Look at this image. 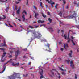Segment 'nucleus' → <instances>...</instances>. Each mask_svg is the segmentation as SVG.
I'll list each match as a JSON object with an SVG mask.
<instances>
[{
    "mask_svg": "<svg viewBox=\"0 0 79 79\" xmlns=\"http://www.w3.org/2000/svg\"><path fill=\"white\" fill-rule=\"evenodd\" d=\"M73 32V31L71 30H69V34L68 35V37L67 38V36H66V34H65L63 36L65 38V39H66L68 40V42H70V40H71V42L72 43V44H73L74 45H75V43H76V41H75V37H73V36H71V38L72 40H70V38H69V33H70V32Z\"/></svg>",
    "mask_w": 79,
    "mask_h": 79,
    "instance_id": "f257e3e1",
    "label": "nucleus"
},
{
    "mask_svg": "<svg viewBox=\"0 0 79 79\" xmlns=\"http://www.w3.org/2000/svg\"><path fill=\"white\" fill-rule=\"evenodd\" d=\"M9 79H21L20 73H14L13 76L8 77Z\"/></svg>",
    "mask_w": 79,
    "mask_h": 79,
    "instance_id": "f03ea898",
    "label": "nucleus"
},
{
    "mask_svg": "<svg viewBox=\"0 0 79 79\" xmlns=\"http://www.w3.org/2000/svg\"><path fill=\"white\" fill-rule=\"evenodd\" d=\"M37 33L38 34V36H37V34H35V32H34L33 34H34V36L35 38H38V39H39V38L42 37V35H41V34H40V33L39 31H38Z\"/></svg>",
    "mask_w": 79,
    "mask_h": 79,
    "instance_id": "7ed1b4c3",
    "label": "nucleus"
},
{
    "mask_svg": "<svg viewBox=\"0 0 79 79\" xmlns=\"http://www.w3.org/2000/svg\"><path fill=\"white\" fill-rule=\"evenodd\" d=\"M65 15L66 14H64L63 17L64 18H67V19H71V18H74V16H73V15H71L70 16H65Z\"/></svg>",
    "mask_w": 79,
    "mask_h": 79,
    "instance_id": "20e7f679",
    "label": "nucleus"
},
{
    "mask_svg": "<svg viewBox=\"0 0 79 79\" xmlns=\"http://www.w3.org/2000/svg\"><path fill=\"white\" fill-rule=\"evenodd\" d=\"M39 73L40 75H41L40 79H42V78H44V76H43V75H42L43 74V70H42V69H40Z\"/></svg>",
    "mask_w": 79,
    "mask_h": 79,
    "instance_id": "39448f33",
    "label": "nucleus"
},
{
    "mask_svg": "<svg viewBox=\"0 0 79 79\" xmlns=\"http://www.w3.org/2000/svg\"><path fill=\"white\" fill-rule=\"evenodd\" d=\"M23 13H25V15H27V12H26L25 10H24L22 12L23 15H22V17L23 19V21H24V20H25V15L24 14H23Z\"/></svg>",
    "mask_w": 79,
    "mask_h": 79,
    "instance_id": "423d86ee",
    "label": "nucleus"
},
{
    "mask_svg": "<svg viewBox=\"0 0 79 79\" xmlns=\"http://www.w3.org/2000/svg\"><path fill=\"white\" fill-rule=\"evenodd\" d=\"M6 54V52H4L3 53V55L2 56V58H1V62H4L5 60H6V59H3V57L5 56V55Z\"/></svg>",
    "mask_w": 79,
    "mask_h": 79,
    "instance_id": "0eeeda50",
    "label": "nucleus"
},
{
    "mask_svg": "<svg viewBox=\"0 0 79 79\" xmlns=\"http://www.w3.org/2000/svg\"><path fill=\"white\" fill-rule=\"evenodd\" d=\"M53 72H54V71L52 70L51 71L50 73H49V75L50 76H51V77H53V76H55Z\"/></svg>",
    "mask_w": 79,
    "mask_h": 79,
    "instance_id": "6e6552de",
    "label": "nucleus"
},
{
    "mask_svg": "<svg viewBox=\"0 0 79 79\" xmlns=\"http://www.w3.org/2000/svg\"><path fill=\"white\" fill-rule=\"evenodd\" d=\"M21 54V52H19V50L17 51V52H15V55L16 57H17L18 55H19Z\"/></svg>",
    "mask_w": 79,
    "mask_h": 79,
    "instance_id": "1a4fd4ad",
    "label": "nucleus"
},
{
    "mask_svg": "<svg viewBox=\"0 0 79 79\" xmlns=\"http://www.w3.org/2000/svg\"><path fill=\"white\" fill-rule=\"evenodd\" d=\"M12 66H18V65H19V63H17L16 64H15V63L12 62Z\"/></svg>",
    "mask_w": 79,
    "mask_h": 79,
    "instance_id": "9d476101",
    "label": "nucleus"
},
{
    "mask_svg": "<svg viewBox=\"0 0 79 79\" xmlns=\"http://www.w3.org/2000/svg\"><path fill=\"white\" fill-rule=\"evenodd\" d=\"M46 2H48V3H49L51 4V5H54V4H55V2L52 3V1L51 0H50V1H49L48 0H46Z\"/></svg>",
    "mask_w": 79,
    "mask_h": 79,
    "instance_id": "9b49d317",
    "label": "nucleus"
},
{
    "mask_svg": "<svg viewBox=\"0 0 79 79\" xmlns=\"http://www.w3.org/2000/svg\"><path fill=\"white\" fill-rule=\"evenodd\" d=\"M8 62H7L5 63V64H4V68L3 69V71H2L1 72H0V73H3V72L5 71V64H7Z\"/></svg>",
    "mask_w": 79,
    "mask_h": 79,
    "instance_id": "f8f14e48",
    "label": "nucleus"
},
{
    "mask_svg": "<svg viewBox=\"0 0 79 79\" xmlns=\"http://www.w3.org/2000/svg\"><path fill=\"white\" fill-rule=\"evenodd\" d=\"M45 28L46 29H48V30H49V31H50L51 32L53 31V28H52V27H49V28H48L47 27H45Z\"/></svg>",
    "mask_w": 79,
    "mask_h": 79,
    "instance_id": "ddd939ff",
    "label": "nucleus"
},
{
    "mask_svg": "<svg viewBox=\"0 0 79 79\" xmlns=\"http://www.w3.org/2000/svg\"><path fill=\"white\" fill-rule=\"evenodd\" d=\"M56 73H57V74L58 75H56L59 78V79H60L61 78V77L60 76V74L59 73H58V72L57 71H56Z\"/></svg>",
    "mask_w": 79,
    "mask_h": 79,
    "instance_id": "4468645a",
    "label": "nucleus"
},
{
    "mask_svg": "<svg viewBox=\"0 0 79 79\" xmlns=\"http://www.w3.org/2000/svg\"><path fill=\"white\" fill-rule=\"evenodd\" d=\"M73 53V51H70V53L69 54V57L71 58L72 57V56H71L72 54Z\"/></svg>",
    "mask_w": 79,
    "mask_h": 79,
    "instance_id": "2eb2a0df",
    "label": "nucleus"
},
{
    "mask_svg": "<svg viewBox=\"0 0 79 79\" xmlns=\"http://www.w3.org/2000/svg\"><path fill=\"white\" fill-rule=\"evenodd\" d=\"M20 10H21V7H19L18 9V10L17 11V14H19V11H20Z\"/></svg>",
    "mask_w": 79,
    "mask_h": 79,
    "instance_id": "dca6fc26",
    "label": "nucleus"
},
{
    "mask_svg": "<svg viewBox=\"0 0 79 79\" xmlns=\"http://www.w3.org/2000/svg\"><path fill=\"white\" fill-rule=\"evenodd\" d=\"M34 13H35V18H37V16L39 15V14L38 13H35V12L34 11Z\"/></svg>",
    "mask_w": 79,
    "mask_h": 79,
    "instance_id": "f3484780",
    "label": "nucleus"
},
{
    "mask_svg": "<svg viewBox=\"0 0 79 79\" xmlns=\"http://www.w3.org/2000/svg\"><path fill=\"white\" fill-rule=\"evenodd\" d=\"M41 42H46V40L44 39V38H41Z\"/></svg>",
    "mask_w": 79,
    "mask_h": 79,
    "instance_id": "a211bd4d",
    "label": "nucleus"
},
{
    "mask_svg": "<svg viewBox=\"0 0 79 79\" xmlns=\"http://www.w3.org/2000/svg\"><path fill=\"white\" fill-rule=\"evenodd\" d=\"M3 16L4 17H3V18L0 17V20H1V19H5L6 18V16H5V15H3Z\"/></svg>",
    "mask_w": 79,
    "mask_h": 79,
    "instance_id": "6ab92c4d",
    "label": "nucleus"
},
{
    "mask_svg": "<svg viewBox=\"0 0 79 79\" xmlns=\"http://www.w3.org/2000/svg\"><path fill=\"white\" fill-rule=\"evenodd\" d=\"M38 23H44V21H42L40 20H39L38 21Z\"/></svg>",
    "mask_w": 79,
    "mask_h": 79,
    "instance_id": "aec40b11",
    "label": "nucleus"
},
{
    "mask_svg": "<svg viewBox=\"0 0 79 79\" xmlns=\"http://www.w3.org/2000/svg\"><path fill=\"white\" fill-rule=\"evenodd\" d=\"M66 47H68V44L67 43H66L64 45V48H65V49H66Z\"/></svg>",
    "mask_w": 79,
    "mask_h": 79,
    "instance_id": "412c9836",
    "label": "nucleus"
},
{
    "mask_svg": "<svg viewBox=\"0 0 79 79\" xmlns=\"http://www.w3.org/2000/svg\"><path fill=\"white\" fill-rule=\"evenodd\" d=\"M61 17V16L62 15V12L61 11H60L59 13L58 14Z\"/></svg>",
    "mask_w": 79,
    "mask_h": 79,
    "instance_id": "4be33fe9",
    "label": "nucleus"
},
{
    "mask_svg": "<svg viewBox=\"0 0 79 79\" xmlns=\"http://www.w3.org/2000/svg\"><path fill=\"white\" fill-rule=\"evenodd\" d=\"M0 50H1L3 51V52H5V49L3 48H0Z\"/></svg>",
    "mask_w": 79,
    "mask_h": 79,
    "instance_id": "5701e85b",
    "label": "nucleus"
},
{
    "mask_svg": "<svg viewBox=\"0 0 79 79\" xmlns=\"http://www.w3.org/2000/svg\"><path fill=\"white\" fill-rule=\"evenodd\" d=\"M63 1V4L64 5H65V4H66V0H62Z\"/></svg>",
    "mask_w": 79,
    "mask_h": 79,
    "instance_id": "b1692460",
    "label": "nucleus"
},
{
    "mask_svg": "<svg viewBox=\"0 0 79 79\" xmlns=\"http://www.w3.org/2000/svg\"><path fill=\"white\" fill-rule=\"evenodd\" d=\"M70 66L72 68H74V64H70Z\"/></svg>",
    "mask_w": 79,
    "mask_h": 79,
    "instance_id": "393cba45",
    "label": "nucleus"
},
{
    "mask_svg": "<svg viewBox=\"0 0 79 79\" xmlns=\"http://www.w3.org/2000/svg\"><path fill=\"white\" fill-rule=\"evenodd\" d=\"M29 28H31V29H33L34 28V27L32 26H31L29 25Z\"/></svg>",
    "mask_w": 79,
    "mask_h": 79,
    "instance_id": "a878e982",
    "label": "nucleus"
},
{
    "mask_svg": "<svg viewBox=\"0 0 79 79\" xmlns=\"http://www.w3.org/2000/svg\"><path fill=\"white\" fill-rule=\"evenodd\" d=\"M58 4H56V5L55 6V8H56H56H57V6H58Z\"/></svg>",
    "mask_w": 79,
    "mask_h": 79,
    "instance_id": "bb28decb",
    "label": "nucleus"
},
{
    "mask_svg": "<svg viewBox=\"0 0 79 79\" xmlns=\"http://www.w3.org/2000/svg\"><path fill=\"white\" fill-rule=\"evenodd\" d=\"M42 15L43 16V17H44V18H46V17L47 16L46 15H45L44 14H42Z\"/></svg>",
    "mask_w": 79,
    "mask_h": 79,
    "instance_id": "cd10ccee",
    "label": "nucleus"
},
{
    "mask_svg": "<svg viewBox=\"0 0 79 79\" xmlns=\"http://www.w3.org/2000/svg\"><path fill=\"white\" fill-rule=\"evenodd\" d=\"M27 74H26V75H23V76L24 77H27Z\"/></svg>",
    "mask_w": 79,
    "mask_h": 79,
    "instance_id": "c85d7f7f",
    "label": "nucleus"
},
{
    "mask_svg": "<svg viewBox=\"0 0 79 79\" xmlns=\"http://www.w3.org/2000/svg\"><path fill=\"white\" fill-rule=\"evenodd\" d=\"M48 20L49 21L50 23H51L52 22V19L50 18H49L48 19Z\"/></svg>",
    "mask_w": 79,
    "mask_h": 79,
    "instance_id": "c756f323",
    "label": "nucleus"
},
{
    "mask_svg": "<svg viewBox=\"0 0 79 79\" xmlns=\"http://www.w3.org/2000/svg\"><path fill=\"white\" fill-rule=\"evenodd\" d=\"M59 69H60V70H61V71H66V70H63V69H62V68H60Z\"/></svg>",
    "mask_w": 79,
    "mask_h": 79,
    "instance_id": "7c9ffc66",
    "label": "nucleus"
},
{
    "mask_svg": "<svg viewBox=\"0 0 79 79\" xmlns=\"http://www.w3.org/2000/svg\"><path fill=\"white\" fill-rule=\"evenodd\" d=\"M62 74L63 75H65V74H66V73H65V72H63L62 73Z\"/></svg>",
    "mask_w": 79,
    "mask_h": 79,
    "instance_id": "2f4dec72",
    "label": "nucleus"
},
{
    "mask_svg": "<svg viewBox=\"0 0 79 79\" xmlns=\"http://www.w3.org/2000/svg\"><path fill=\"white\" fill-rule=\"evenodd\" d=\"M70 64H73V61H70Z\"/></svg>",
    "mask_w": 79,
    "mask_h": 79,
    "instance_id": "473e14b6",
    "label": "nucleus"
},
{
    "mask_svg": "<svg viewBox=\"0 0 79 79\" xmlns=\"http://www.w3.org/2000/svg\"><path fill=\"white\" fill-rule=\"evenodd\" d=\"M67 63H69V62L70 61V60H66Z\"/></svg>",
    "mask_w": 79,
    "mask_h": 79,
    "instance_id": "72a5a7b5",
    "label": "nucleus"
},
{
    "mask_svg": "<svg viewBox=\"0 0 79 79\" xmlns=\"http://www.w3.org/2000/svg\"><path fill=\"white\" fill-rule=\"evenodd\" d=\"M75 77L76 78L75 79H77V77L76 74H75Z\"/></svg>",
    "mask_w": 79,
    "mask_h": 79,
    "instance_id": "f704fd0d",
    "label": "nucleus"
},
{
    "mask_svg": "<svg viewBox=\"0 0 79 79\" xmlns=\"http://www.w3.org/2000/svg\"><path fill=\"white\" fill-rule=\"evenodd\" d=\"M48 14L49 16H50V13L49 12H48Z\"/></svg>",
    "mask_w": 79,
    "mask_h": 79,
    "instance_id": "c9c22d12",
    "label": "nucleus"
},
{
    "mask_svg": "<svg viewBox=\"0 0 79 79\" xmlns=\"http://www.w3.org/2000/svg\"><path fill=\"white\" fill-rule=\"evenodd\" d=\"M42 2H40V6L41 7H42Z\"/></svg>",
    "mask_w": 79,
    "mask_h": 79,
    "instance_id": "e433bc0d",
    "label": "nucleus"
},
{
    "mask_svg": "<svg viewBox=\"0 0 79 79\" xmlns=\"http://www.w3.org/2000/svg\"><path fill=\"white\" fill-rule=\"evenodd\" d=\"M34 8L35 9V10H37V8H36L35 6H34Z\"/></svg>",
    "mask_w": 79,
    "mask_h": 79,
    "instance_id": "4c0bfd02",
    "label": "nucleus"
},
{
    "mask_svg": "<svg viewBox=\"0 0 79 79\" xmlns=\"http://www.w3.org/2000/svg\"><path fill=\"white\" fill-rule=\"evenodd\" d=\"M9 25L10 26V27H12L13 26H11L10 23L9 24Z\"/></svg>",
    "mask_w": 79,
    "mask_h": 79,
    "instance_id": "58836bf2",
    "label": "nucleus"
},
{
    "mask_svg": "<svg viewBox=\"0 0 79 79\" xmlns=\"http://www.w3.org/2000/svg\"><path fill=\"white\" fill-rule=\"evenodd\" d=\"M79 3H77V7H78V6H79Z\"/></svg>",
    "mask_w": 79,
    "mask_h": 79,
    "instance_id": "ea45409f",
    "label": "nucleus"
},
{
    "mask_svg": "<svg viewBox=\"0 0 79 79\" xmlns=\"http://www.w3.org/2000/svg\"><path fill=\"white\" fill-rule=\"evenodd\" d=\"M60 50L63 51V48H60Z\"/></svg>",
    "mask_w": 79,
    "mask_h": 79,
    "instance_id": "a19ab883",
    "label": "nucleus"
},
{
    "mask_svg": "<svg viewBox=\"0 0 79 79\" xmlns=\"http://www.w3.org/2000/svg\"><path fill=\"white\" fill-rule=\"evenodd\" d=\"M26 5H28V0H27V2L26 4Z\"/></svg>",
    "mask_w": 79,
    "mask_h": 79,
    "instance_id": "79ce46f5",
    "label": "nucleus"
},
{
    "mask_svg": "<svg viewBox=\"0 0 79 79\" xmlns=\"http://www.w3.org/2000/svg\"><path fill=\"white\" fill-rule=\"evenodd\" d=\"M66 9H68V6H66Z\"/></svg>",
    "mask_w": 79,
    "mask_h": 79,
    "instance_id": "37998d69",
    "label": "nucleus"
},
{
    "mask_svg": "<svg viewBox=\"0 0 79 79\" xmlns=\"http://www.w3.org/2000/svg\"><path fill=\"white\" fill-rule=\"evenodd\" d=\"M10 53H11V54H12V53H13V51H10Z\"/></svg>",
    "mask_w": 79,
    "mask_h": 79,
    "instance_id": "c03bdc74",
    "label": "nucleus"
},
{
    "mask_svg": "<svg viewBox=\"0 0 79 79\" xmlns=\"http://www.w3.org/2000/svg\"><path fill=\"white\" fill-rule=\"evenodd\" d=\"M15 8L16 10H17V7L16 6H15Z\"/></svg>",
    "mask_w": 79,
    "mask_h": 79,
    "instance_id": "a18cd8bd",
    "label": "nucleus"
},
{
    "mask_svg": "<svg viewBox=\"0 0 79 79\" xmlns=\"http://www.w3.org/2000/svg\"><path fill=\"white\" fill-rule=\"evenodd\" d=\"M9 58H12V56L11 55H10L9 56Z\"/></svg>",
    "mask_w": 79,
    "mask_h": 79,
    "instance_id": "49530a36",
    "label": "nucleus"
},
{
    "mask_svg": "<svg viewBox=\"0 0 79 79\" xmlns=\"http://www.w3.org/2000/svg\"><path fill=\"white\" fill-rule=\"evenodd\" d=\"M74 4H75V5H76V2L74 1Z\"/></svg>",
    "mask_w": 79,
    "mask_h": 79,
    "instance_id": "de8ad7c7",
    "label": "nucleus"
},
{
    "mask_svg": "<svg viewBox=\"0 0 79 79\" xmlns=\"http://www.w3.org/2000/svg\"><path fill=\"white\" fill-rule=\"evenodd\" d=\"M23 50L24 51H26V50H27V49H24Z\"/></svg>",
    "mask_w": 79,
    "mask_h": 79,
    "instance_id": "09e8293b",
    "label": "nucleus"
},
{
    "mask_svg": "<svg viewBox=\"0 0 79 79\" xmlns=\"http://www.w3.org/2000/svg\"><path fill=\"white\" fill-rule=\"evenodd\" d=\"M60 30H58V33H60Z\"/></svg>",
    "mask_w": 79,
    "mask_h": 79,
    "instance_id": "8fccbe9b",
    "label": "nucleus"
},
{
    "mask_svg": "<svg viewBox=\"0 0 79 79\" xmlns=\"http://www.w3.org/2000/svg\"><path fill=\"white\" fill-rule=\"evenodd\" d=\"M28 65H31V62H30L29 63Z\"/></svg>",
    "mask_w": 79,
    "mask_h": 79,
    "instance_id": "3c124183",
    "label": "nucleus"
},
{
    "mask_svg": "<svg viewBox=\"0 0 79 79\" xmlns=\"http://www.w3.org/2000/svg\"><path fill=\"white\" fill-rule=\"evenodd\" d=\"M38 26H35V28H37L38 27Z\"/></svg>",
    "mask_w": 79,
    "mask_h": 79,
    "instance_id": "603ef678",
    "label": "nucleus"
},
{
    "mask_svg": "<svg viewBox=\"0 0 79 79\" xmlns=\"http://www.w3.org/2000/svg\"><path fill=\"white\" fill-rule=\"evenodd\" d=\"M2 46H6V44H4L2 45Z\"/></svg>",
    "mask_w": 79,
    "mask_h": 79,
    "instance_id": "864d4df0",
    "label": "nucleus"
},
{
    "mask_svg": "<svg viewBox=\"0 0 79 79\" xmlns=\"http://www.w3.org/2000/svg\"><path fill=\"white\" fill-rule=\"evenodd\" d=\"M61 32H64V31L63 30H61Z\"/></svg>",
    "mask_w": 79,
    "mask_h": 79,
    "instance_id": "5fc2aeb1",
    "label": "nucleus"
},
{
    "mask_svg": "<svg viewBox=\"0 0 79 79\" xmlns=\"http://www.w3.org/2000/svg\"><path fill=\"white\" fill-rule=\"evenodd\" d=\"M18 20L19 21H21V19H18Z\"/></svg>",
    "mask_w": 79,
    "mask_h": 79,
    "instance_id": "6e6d98bb",
    "label": "nucleus"
},
{
    "mask_svg": "<svg viewBox=\"0 0 79 79\" xmlns=\"http://www.w3.org/2000/svg\"><path fill=\"white\" fill-rule=\"evenodd\" d=\"M7 1H8V0H6L5 1V2H6V3H7Z\"/></svg>",
    "mask_w": 79,
    "mask_h": 79,
    "instance_id": "4d7b16f0",
    "label": "nucleus"
},
{
    "mask_svg": "<svg viewBox=\"0 0 79 79\" xmlns=\"http://www.w3.org/2000/svg\"><path fill=\"white\" fill-rule=\"evenodd\" d=\"M6 12H8V10H7V9L6 10Z\"/></svg>",
    "mask_w": 79,
    "mask_h": 79,
    "instance_id": "13d9d810",
    "label": "nucleus"
},
{
    "mask_svg": "<svg viewBox=\"0 0 79 79\" xmlns=\"http://www.w3.org/2000/svg\"><path fill=\"white\" fill-rule=\"evenodd\" d=\"M4 44H5V43H6V42H5V41H4Z\"/></svg>",
    "mask_w": 79,
    "mask_h": 79,
    "instance_id": "bf43d9fd",
    "label": "nucleus"
},
{
    "mask_svg": "<svg viewBox=\"0 0 79 79\" xmlns=\"http://www.w3.org/2000/svg\"><path fill=\"white\" fill-rule=\"evenodd\" d=\"M51 6L52 8H53V5H51Z\"/></svg>",
    "mask_w": 79,
    "mask_h": 79,
    "instance_id": "052dcab7",
    "label": "nucleus"
},
{
    "mask_svg": "<svg viewBox=\"0 0 79 79\" xmlns=\"http://www.w3.org/2000/svg\"><path fill=\"white\" fill-rule=\"evenodd\" d=\"M20 27L21 28H23V27L21 25L20 26Z\"/></svg>",
    "mask_w": 79,
    "mask_h": 79,
    "instance_id": "680f3d73",
    "label": "nucleus"
},
{
    "mask_svg": "<svg viewBox=\"0 0 79 79\" xmlns=\"http://www.w3.org/2000/svg\"><path fill=\"white\" fill-rule=\"evenodd\" d=\"M13 24H14V25L15 26H16V25H15V23H13Z\"/></svg>",
    "mask_w": 79,
    "mask_h": 79,
    "instance_id": "e2e57ef3",
    "label": "nucleus"
},
{
    "mask_svg": "<svg viewBox=\"0 0 79 79\" xmlns=\"http://www.w3.org/2000/svg\"><path fill=\"white\" fill-rule=\"evenodd\" d=\"M43 26H44L45 27V25H43Z\"/></svg>",
    "mask_w": 79,
    "mask_h": 79,
    "instance_id": "0e129e2a",
    "label": "nucleus"
},
{
    "mask_svg": "<svg viewBox=\"0 0 79 79\" xmlns=\"http://www.w3.org/2000/svg\"><path fill=\"white\" fill-rule=\"evenodd\" d=\"M60 24H61L62 23V22H61L60 21Z\"/></svg>",
    "mask_w": 79,
    "mask_h": 79,
    "instance_id": "69168bd1",
    "label": "nucleus"
},
{
    "mask_svg": "<svg viewBox=\"0 0 79 79\" xmlns=\"http://www.w3.org/2000/svg\"><path fill=\"white\" fill-rule=\"evenodd\" d=\"M32 69V68H30V69Z\"/></svg>",
    "mask_w": 79,
    "mask_h": 79,
    "instance_id": "338daca9",
    "label": "nucleus"
},
{
    "mask_svg": "<svg viewBox=\"0 0 79 79\" xmlns=\"http://www.w3.org/2000/svg\"><path fill=\"white\" fill-rule=\"evenodd\" d=\"M46 8H47V5H46Z\"/></svg>",
    "mask_w": 79,
    "mask_h": 79,
    "instance_id": "774afa93",
    "label": "nucleus"
}]
</instances>
